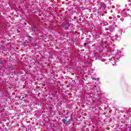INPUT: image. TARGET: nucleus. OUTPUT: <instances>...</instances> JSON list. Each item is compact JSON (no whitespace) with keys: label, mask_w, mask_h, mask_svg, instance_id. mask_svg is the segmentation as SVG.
Returning a JSON list of instances; mask_svg holds the SVG:
<instances>
[{"label":"nucleus","mask_w":131,"mask_h":131,"mask_svg":"<svg viewBox=\"0 0 131 131\" xmlns=\"http://www.w3.org/2000/svg\"><path fill=\"white\" fill-rule=\"evenodd\" d=\"M71 119H69L68 120H67V117H66L65 119L62 120V121L63 122L64 124L67 125L71 123Z\"/></svg>","instance_id":"nucleus-1"},{"label":"nucleus","mask_w":131,"mask_h":131,"mask_svg":"<svg viewBox=\"0 0 131 131\" xmlns=\"http://www.w3.org/2000/svg\"><path fill=\"white\" fill-rule=\"evenodd\" d=\"M110 28V31H111V32H112V31H114V27L113 25L110 26L109 27Z\"/></svg>","instance_id":"nucleus-2"},{"label":"nucleus","mask_w":131,"mask_h":131,"mask_svg":"<svg viewBox=\"0 0 131 131\" xmlns=\"http://www.w3.org/2000/svg\"><path fill=\"white\" fill-rule=\"evenodd\" d=\"M115 58L117 60H118V59H119V58H120V53H116V56H115Z\"/></svg>","instance_id":"nucleus-3"},{"label":"nucleus","mask_w":131,"mask_h":131,"mask_svg":"<svg viewBox=\"0 0 131 131\" xmlns=\"http://www.w3.org/2000/svg\"><path fill=\"white\" fill-rule=\"evenodd\" d=\"M32 31H35L36 30V27L35 26H34L33 27V28L32 29Z\"/></svg>","instance_id":"nucleus-4"},{"label":"nucleus","mask_w":131,"mask_h":131,"mask_svg":"<svg viewBox=\"0 0 131 131\" xmlns=\"http://www.w3.org/2000/svg\"><path fill=\"white\" fill-rule=\"evenodd\" d=\"M131 130V128L129 127H127L125 129V131H130Z\"/></svg>","instance_id":"nucleus-5"},{"label":"nucleus","mask_w":131,"mask_h":131,"mask_svg":"<svg viewBox=\"0 0 131 131\" xmlns=\"http://www.w3.org/2000/svg\"><path fill=\"white\" fill-rule=\"evenodd\" d=\"M115 59V57H113V58H110L109 60H110V61H113V60H114Z\"/></svg>","instance_id":"nucleus-6"},{"label":"nucleus","mask_w":131,"mask_h":131,"mask_svg":"<svg viewBox=\"0 0 131 131\" xmlns=\"http://www.w3.org/2000/svg\"><path fill=\"white\" fill-rule=\"evenodd\" d=\"M105 30H106V31H107V30H110V28H109V27H108V28H106L105 29Z\"/></svg>","instance_id":"nucleus-7"},{"label":"nucleus","mask_w":131,"mask_h":131,"mask_svg":"<svg viewBox=\"0 0 131 131\" xmlns=\"http://www.w3.org/2000/svg\"><path fill=\"white\" fill-rule=\"evenodd\" d=\"M97 80H98V81H99L100 80V78H98Z\"/></svg>","instance_id":"nucleus-8"},{"label":"nucleus","mask_w":131,"mask_h":131,"mask_svg":"<svg viewBox=\"0 0 131 131\" xmlns=\"http://www.w3.org/2000/svg\"><path fill=\"white\" fill-rule=\"evenodd\" d=\"M128 15L129 16H130V14H128Z\"/></svg>","instance_id":"nucleus-9"},{"label":"nucleus","mask_w":131,"mask_h":131,"mask_svg":"<svg viewBox=\"0 0 131 131\" xmlns=\"http://www.w3.org/2000/svg\"><path fill=\"white\" fill-rule=\"evenodd\" d=\"M93 79H94L95 80H96V79H95V78H93Z\"/></svg>","instance_id":"nucleus-10"},{"label":"nucleus","mask_w":131,"mask_h":131,"mask_svg":"<svg viewBox=\"0 0 131 131\" xmlns=\"http://www.w3.org/2000/svg\"><path fill=\"white\" fill-rule=\"evenodd\" d=\"M34 47H35V44H34Z\"/></svg>","instance_id":"nucleus-11"},{"label":"nucleus","mask_w":131,"mask_h":131,"mask_svg":"<svg viewBox=\"0 0 131 131\" xmlns=\"http://www.w3.org/2000/svg\"><path fill=\"white\" fill-rule=\"evenodd\" d=\"M121 33H122V32H121Z\"/></svg>","instance_id":"nucleus-12"},{"label":"nucleus","mask_w":131,"mask_h":131,"mask_svg":"<svg viewBox=\"0 0 131 131\" xmlns=\"http://www.w3.org/2000/svg\"><path fill=\"white\" fill-rule=\"evenodd\" d=\"M97 93H99V92H98V91H97Z\"/></svg>","instance_id":"nucleus-13"}]
</instances>
